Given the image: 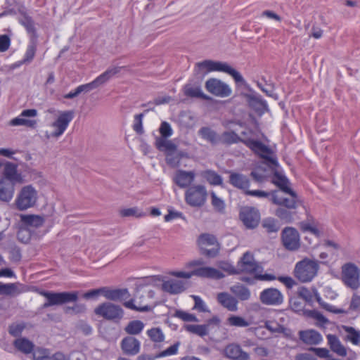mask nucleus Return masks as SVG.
<instances>
[{"label": "nucleus", "mask_w": 360, "mask_h": 360, "mask_svg": "<svg viewBox=\"0 0 360 360\" xmlns=\"http://www.w3.org/2000/svg\"><path fill=\"white\" fill-rule=\"evenodd\" d=\"M263 268L255 259L254 255L249 251L245 252L238 261L236 266H230L227 269L230 274H257L261 273Z\"/></svg>", "instance_id": "nucleus-1"}, {"label": "nucleus", "mask_w": 360, "mask_h": 360, "mask_svg": "<svg viewBox=\"0 0 360 360\" xmlns=\"http://www.w3.org/2000/svg\"><path fill=\"white\" fill-rule=\"evenodd\" d=\"M319 269L318 261L304 258L296 263L294 276L301 283H309L317 275Z\"/></svg>", "instance_id": "nucleus-2"}, {"label": "nucleus", "mask_w": 360, "mask_h": 360, "mask_svg": "<svg viewBox=\"0 0 360 360\" xmlns=\"http://www.w3.org/2000/svg\"><path fill=\"white\" fill-rule=\"evenodd\" d=\"M199 70H206L207 72H221L231 76L236 83L243 84L245 79L241 74L231 67L227 63L205 60L196 64Z\"/></svg>", "instance_id": "nucleus-3"}, {"label": "nucleus", "mask_w": 360, "mask_h": 360, "mask_svg": "<svg viewBox=\"0 0 360 360\" xmlns=\"http://www.w3.org/2000/svg\"><path fill=\"white\" fill-rule=\"evenodd\" d=\"M340 280L344 285L352 290L360 288V268L353 262H347L341 266Z\"/></svg>", "instance_id": "nucleus-4"}, {"label": "nucleus", "mask_w": 360, "mask_h": 360, "mask_svg": "<svg viewBox=\"0 0 360 360\" xmlns=\"http://www.w3.org/2000/svg\"><path fill=\"white\" fill-rule=\"evenodd\" d=\"M40 294L46 298V302L43 304L44 308L75 302L77 301L79 296L78 291L56 292L44 290Z\"/></svg>", "instance_id": "nucleus-5"}, {"label": "nucleus", "mask_w": 360, "mask_h": 360, "mask_svg": "<svg viewBox=\"0 0 360 360\" xmlns=\"http://www.w3.org/2000/svg\"><path fill=\"white\" fill-rule=\"evenodd\" d=\"M94 313L108 321L118 323L124 316V310L119 305L111 302H104L94 309Z\"/></svg>", "instance_id": "nucleus-6"}, {"label": "nucleus", "mask_w": 360, "mask_h": 360, "mask_svg": "<svg viewBox=\"0 0 360 360\" xmlns=\"http://www.w3.org/2000/svg\"><path fill=\"white\" fill-rule=\"evenodd\" d=\"M207 192L205 186L193 185L186 191L185 201L193 207L203 206L207 200Z\"/></svg>", "instance_id": "nucleus-7"}, {"label": "nucleus", "mask_w": 360, "mask_h": 360, "mask_svg": "<svg viewBox=\"0 0 360 360\" xmlns=\"http://www.w3.org/2000/svg\"><path fill=\"white\" fill-rule=\"evenodd\" d=\"M243 144L260 158L266 160L274 165H278L277 160L269 156L271 150L262 141L255 138L245 137Z\"/></svg>", "instance_id": "nucleus-8"}, {"label": "nucleus", "mask_w": 360, "mask_h": 360, "mask_svg": "<svg viewBox=\"0 0 360 360\" xmlns=\"http://www.w3.org/2000/svg\"><path fill=\"white\" fill-rule=\"evenodd\" d=\"M37 200V192L35 188L31 186L22 187L19 192L15 200L16 207L19 210H25L33 207Z\"/></svg>", "instance_id": "nucleus-9"}, {"label": "nucleus", "mask_w": 360, "mask_h": 360, "mask_svg": "<svg viewBox=\"0 0 360 360\" xmlns=\"http://www.w3.org/2000/svg\"><path fill=\"white\" fill-rule=\"evenodd\" d=\"M121 67H113L108 68L92 82L78 86L77 87V91H79V94L82 92L87 93L94 89H96L97 87L108 82L112 76L119 73L121 70Z\"/></svg>", "instance_id": "nucleus-10"}, {"label": "nucleus", "mask_w": 360, "mask_h": 360, "mask_svg": "<svg viewBox=\"0 0 360 360\" xmlns=\"http://www.w3.org/2000/svg\"><path fill=\"white\" fill-rule=\"evenodd\" d=\"M239 218L248 229L256 228L261 219L259 211L254 207H243L239 212Z\"/></svg>", "instance_id": "nucleus-11"}, {"label": "nucleus", "mask_w": 360, "mask_h": 360, "mask_svg": "<svg viewBox=\"0 0 360 360\" xmlns=\"http://www.w3.org/2000/svg\"><path fill=\"white\" fill-rule=\"evenodd\" d=\"M289 195L285 197L282 195L278 191H273L272 198L270 199L271 202L278 206L286 207L288 209H297L299 198L295 191L291 188V192H283Z\"/></svg>", "instance_id": "nucleus-12"}, {"label": "nucleus", "mask_w": 360, "mask_h": 360, "mask_svg": "<svg viewBox=\"0 0 360 360\" xmlns=\"http://www.w3.org/2000/svg\"><path fill=\"white\" fill-rule=\"evenodd\" d=\"M205 89L210 94L221 98L231 95L232 89L225 82L217 78H211L206 81Z\"/></svg>", "instance_id": "nucleus-13"}, {"label": "nucleus", "mask_w": 360, "mask_h": 360, "mask_svg": "<svg viewBox=\"0 0 360 360\" xmlns=\"http://www.w3.org/2000/svg\"><path fill=\"white\" fill-rule=\"evenodd\" d=\"M18 165L11 162L6 161L4 163V169L2 172V178L8 182L13 184H22L25 180L24 176L18 169Z\"/></svg>", "instance_id": "nucleus-14"}, {"label": "nucleus", "mask_w": 360, "mask_h": 360, "mask_svg": "<svg viewBox=\"0 0 360 360\" xmlns=\"http://www.w3.org/2000/svg\"><path fill=\"white\" fill-rule=\"evenodd\" d=\"M281 239L283 246L288 250L295 251L300 247V234L295 228H285L281 233Z\"/></svg>", "instance_id": "nucleus-15"}, {"label": "nucleus", "mask_w": 360, "mask_h": 360, "mask_svg": "<svg viewBox=\"0 0 360 360\" xmlns=\"http://www.w3.org/2000/svg\"><path fill=\"white\" fill-rule=\"evenodd\" d=\"M73 117L74 112L72 110L61 112L52 124V127L56 128V130L51 134V136L58 138L63 134Z\"/></svg>", "instance_id": "nucleus-16"}, {"label": "nucleus", "mask_w": 360, "mask_h": 360, "mask_svg": "<svg viewBox=\"0 0 360 360\" xmlns=\"http://www.w3.org/2000/svg\"><path fill=\"white\" fill-rule=\"evenodd\" d=\"M259 300L265 305L278 306L283 302V295L277 288H269L260 292Z\"/></svg>", "instance_id": "nucleus-17"}, {"label": "nucleus", "mask_w": 360, "mask_h": 360, "mask_svg": "<svg viewBox=\"0 0 360 360\" xmlns=\"http://www.w3.org/2000/svg\"><path fill=\"white\" fill-rule=\"evenodd\" d=\"M123 353L127 356H135L140 352L141 342L134 336H127L120 342Z\"/></svg>", "instance_id": "nucleus-18"}, {"label": "nucleus", "mask_w": 360, "mask_h": 360, "mask_svg": "<svg viewBox=\"0 0 360 360\" xmlns=\"http://www.w3.org/2000/svg\"><path fill=\"white\" fill-rule=\"evenodd\" d=\"M229 181L233 187L242 190L245 194L250 186L249 178L240 173L231 172Z\"/></svg>", "instance_id": "nucleus-19"}, {"label": "nucleus", "mask_w": 360, "mask_h": 360, "mask_svg": "<svg viewBox=\"0 0 360 360\" xmlns=\"http://www.w3.org/2000/svg\"><path fill=\"white\" fill-rule=\"evenodd\" d=\"M192 274L193 276L201 278L220 279L224 277V274L221 271L213 267L204 266L193 269Z\"/></svg>", "instance_id": "nucleus-20"}, {"label": "nucleus", "mask_w": 360, "mask_h": 360, "mask_svg": "<svg viewBox=\"0 0 360 360\" xmlns=\"http://www.w3.org/2000/svg\"><path fill=\"white\" fill-rule=\"evenodd\" d=\"M224 355L233 360H248L249 354L236 344H230L224 349Z\"/></svg>", "instance_id": "nucleus-21"}, {"label": "nucleus", "mask_w": 360, "mask_h": 360, "mask_svg": "<svg viewBox=\"0 0 360 360\" xmlns=\"http://www.w3.org/2000/svg\"><path fill=\"white\" fill-rule=\"evenodd\" d=\"M217 300L223 307L229 311L238 310V300L228 292H222L217 294Z\"/></svg>", "instance_id": "nucleus-22"}, {"label": "nucleus", "mask_w": 360, "mask_h": 360, "mask_svg": "<svg viewBox=\"0 0 360 360\" xmlns=\"http://www.w3.org/2000/svg\"><path fill=\"white\" fill-rule=\"evenodd\" d=\"M194 179V172L179 170L174 176V181L180 188H186L191 184Z\"/></svg>", "instance_id": "nucleus-23"}, {"label": "nucleus", "mask_w": 360, "mask_h": 360, "mask_svg": "<svg viewBox=\"0 0 360 360\" xmlns=\"http://www.w3.org/2000/svg\"><path fill=\"white\" fill-rule=\"evenodd\" d=\"M15 186L13 183L8 182L5 179H0V200L9 202L15 192Z\"/></svg>", "instance_id": "nucleus-24"}, {"label": "nucleus", "mask_w": 360, "mask_h": 360, "mask_svg": "<svg viewBox=\"0 0 360 360\" xmlns=\"http://www.w3.org/2000/svg\"><path fill=\"white\" fill-rule=\"evenodd\" d=\"M162 289L170 294H179L184 292L186 288L182 281L169 279L162 283Z\"/></svg>", "instance_id": "nucleus-25"}, {"label": "nucleus", "mask_w": 360, "mask_h": 360, "mask_svg": "<svg viewBox=\"0 0 360 360\" xmlns=\"http://www.w3.org/2000/svg\"><path fill=\"white\" fill-rule=\"evenodd\" d=\"M299 336L302 342L308 345H317L322 340L321 334L314 330H301Z\"/></svg>", "instance_id": "nucleus-26"}, {"label": "nucleus", "mask_w": 360, "mask_h": 360, "mask_svg": "<svg viewBox=\"0 0 360 360\" xmlns=\"http://www.w3.org/2000/svg\"><path fill=\"white\" fill-rule=\"evenodd\" d=\"M155 146L160 150L164 151L167 155H174L177 150V146L174 144L172 141L167 140L164 138H156L155 139Z\"/></svg>", "instance_id": "nucleus-27"}, {"label": "nucleus", "mask_w": 360, "mask_h": 360, "mask_svg": "<svg viewBox=\"0 0 360 360\" xmlns=\"http://www.w3.org/2000/svg\"><path fill=\"white\" fill-rule=\"evenodd\" d=\"M19 22L29 34L30 39H38V34L35 28V24L30 16L27 14H24Z\"/></svg>", "instance_id": "nucleus-28"}, {"label": "nucleus", "mask_w": 360, "mask_h": 360, "mask_svg": "<svg viewBox=\"0 0 360 360\" xmlns=\"http://www.w3.org/2000/svg\"><path fill=\"white\" fill-rule=\"evenodd\" d=\"M103 296L110 300L118 301L129 296L127 289H114L111 290L108 287H104Z\"/></svg>", "instance_id": "nucleus-29"}, {"label": "nucleus", "mask_w": 360, "mask_h": 360, "mask_svg": "<svg viewBox=\"0 0 360 360\" xmlns=\"http://www.w3.org/2000/svg\"><path fill=\"white\" fill-rule=\"evenodd\" d=\"M296 209H288L286 207L278 206L274 211V214L281 221L285 223H291L294 219Z\"/></svg>", "instance_id": "nucleus-30"}, {"label": "nucleus", "mask_w": 360, "mask_h": 360, "mask_svg": "<svg viewBox=\"0 0 360 360\" xmlns=\"http://www.w3.org/2000/svg\"><path fill=\"white\" fill-rule=\"evenodd\" d=\"M327 339L330 348L333 352L340 356H345L347 355V350L345 347L342 345L336 335L329 334L327 335Z\"/></svg>", "instance_id": "nucleus-31"}, {"label": "nucleus", "mask_w": 360, "mask_h": 360, "mask_svg": "<svg viewBox=\"0 0 360 360\" xmlns=\"http://www.w3.org/2000/svg\"><path fill=\"white\" fill-rule=\"evenodd\" d=\"M343 330L346 333L345 340L351 342L354 345L360 347V330L352 326H342Z\"/></svg>", "instance_id": "nucleus-32"}, {"label": "nucleus", "mask_w": 360, "mask_h": 360, "mask_svg": "<svg viewBox=\"0 0 360 360\" xmlns=\"http://www.w3.org/2000/svg\"><path fill=\"white\" fill-rule=\"evenodd\" d=\"M244 139L245 138H241L234 131H225L219 137V141L227 146L238 143H243Z\"/></svg>", "instance_id": "nucleus-33"}, {"label": "nucleus", "mask_w": 360, "mask_h": 360, "mask_svg": "<svg viewBox=\"0 0 360 360\" xmlns=\"http://www.w3.org/2000/svg\"><path fill=\"white\" fill-rule=\"evenodd\" d=\"M230 290L240 301L248 300L251 296L249 288L242 284L238 283L232 285Z\"/></svg>", "instance_id": "nucleus-34"}, {"label": "nucleus", "mask_w": 360, "mask_h": 360, "mask_svg": "<svg viewBox=\"0 0 360 360\" xmlns=\"http://www.w3.org/2000/svg\"><path fill=\"white\" fill-rule=\"evenodd\" d=\"M271 182L278 186L281 192H291V188L288 186V179L278 172L276 171L274 173Z\"/></svg>", "instance_id": "nucleus-35"}, {"label": "nucleus", "mask_w": 360, "mask_h": 360, "mask_svg": "<svg viewBox=\"0 0 360 360\" xmlns=\"http://www.w3.org/2000/svg\"><path fill=\"white\" fill-rule=\"evenodd\" d=\"M14 347L24 354H30L34 351V345L25 338L16 339L13 342Z\"/></svg>", "instance_id": "nucleus-36"}, {"label": "nucleus", "mask_w": 360, "mask_h": 360, "mask_svg": "<svg viewBox=\"0 0 360 360\" xmlns=\"http://www.w3.org/2000/svg\"><path fill=\"white\" fill-rule=\"evenodd\" d=\"M201 176L213 186H221L223 184L222 177L214 170L207 169L202 171Z\"/></svg>", "instance_id": "nucleus-37"}, {"label": "nucleus", "mask_w": 360, "mask_h": 360, "mask_svg": "<svg viewBox=\"0 0 360 360\" xmlns=\"http://www.w3.org/2000/svg\"><path fill=\"white\" fill-rule=\"evenodd\" d=\"M198 134L203 139L207 141L212 144H216L219 141V136L217 132L211 129L210 127H201L198 131Z\"/></svg>", "instance_id": "nucleus-38"}, {"label": "nucleus", "mask_w": 360, "mask_h": 360, "mask_svg": "<svg viewBox=\"0 0 360 360\" xmlns=\"http://www.w3.org/2000/svg\"><path fill=\"white\" fill-rule=\"evenodd\" d=\"M38 39H30L29 43L27 44L25 53L24 54V57L22 58L23 62L25 64L30 63L36 54L37 49Z\"/></svg>", "instance_id": "nucleus-39"}, {"label": "nucleus", "mask_w": 360, "mask_h": 360, "mask_svg": "<svg viewBox=\"0 0 360 360\" xmlns=\"http://www.w3.org/2000/svg\"><path fill=\"white\" fill-rule=\"evenodd\" d=\"M144 326L145 324L143 321L140 320H134L128 323L124 328V331L128 335H130L129 336L139 335L143 331Z\"/></svg>", "instance_id": "nucleus-40"}, {"label": "nucleus", "mask_w": 360, "mask_h": 360, "mask_svg": "<svg viewBox=\"0 0 360 360\" xmlns=\"http://www.w3.org/2000/svg\"><path fill=\"white\" fill-rule=\"evenodd\" d=\"M184 94L186 96L191 98H200L204 100H210V97L205 95L199 86H192L191 85H186L184 87Z\"/></svg>", "instance_id": "nucleus-41"}, {"label": "nucleus", "mask_w": 360, "mask_h": 360, "mask_svg": "<svg viewBox=\"0 0 360 360\" xmlns=\"http://www.w3.org/2000/svg\"><path fill=\"white\" fill-rule=\"evenodd\" d=\"M21 220L25 224L35 228L41 226L44 223V218L39 215H22Z\"/></svg>", "instance_id": "nucleus-42"}, {"label": "nucleus", "mask_w": 360, "mask_h": 360, "mask_svg": "<svg viewBox=\"0 0 360 360\" xmlns=\"http://www.w3.org/2000/svg\"><path fill=\"white\" fill-rule=\"evenodd\" d=\"M146 334L154 343H161L164 342L165 338V334L159 327H153L148 330Z\"/></svg>", "instance_id": "nucleus-43"}, {"label": "nucleus", "mask_w": 360, "mask_h": 360, "mask_svg": "<svg viewBox=\"0 0 360 360\" xmlns=\"http://www.w3.org/2000/svg\"><path fill=\"white\" fill-rule=\"evenodd\" d=\"M185 329L193 334L199 335L200 337H204L208 334L207 325H185Z\"/></svg>", "instance_id": "nucleus-44"}, {"label": "nucleus", "mask_w": 360, "mask_h": 360, "mask_svg": "<svg viewBox=\"0 0 360 360\" xmlns=\"http://www.w3.org/2000/svg\"><path fill=\"white\" fill-rule=\"evenodd\" d=\"M211 204L214 210L220 214L225 212L226 204L224 201L219 198L214 192H212L211 194Z\"/></svg>", "instance_id": "nucleus-45"}, {"label": "nucleus", "mask_w": 360, "mask_h": 360, "mask_svg": "<svg viewBox=\"0 0 360 360\" xmlns=\"http://www.w3.org/2000/svg\"><path fill=\"white\" fill-rule=\"evenodd\" d=\"M18 293V283H3L0 282V295H13Z\"/></svg>", "instance_id": "nucleus-46"}, {"label": "nucleus", "mask_w": 360, "mask_h": 360, "mask_svg": "<svg viewBox=\"0 0 360 360\" xmlns=\"http://www.w3.org/2000/svg\"><path fill=\"white\" fill-rule=\"evenodd\" d=\"M217 243L216 237L210 233H202L198 238V244L200 248L207 245H213Z\"/></svg>", "instance_id": "nucleus-47"}, {"label": "nucleus", "mask_w": 360, "mask_h": 360, "mask_svg": "<svg viewBox=\"0 0 360 360\" xmlns=\"http://www.w3.org/2000/svg\"><path fill=\"white\" fill-rule=\"evenodd\" d=\"M227 323L235 327H248L250 326V323L247 320L236 315H231L227 319Z\"/></svg>", "instance_id": "nucleus-48"}, {"label": "nucleus", "mask_w": 360, "mask_h": 360, "mask_svg": "<svg viewBox=\"0 0 360 360\" xmlns=\"http://www.w3.org/2000/svg\"><path fill=\"white\" fill-rule=\"evenodd\" d=\"M10 124L12 126H26L28 127L34 128L37 125V121L27 120L23 118V117H20V116L12 119L10 122Z\"/></svg>", "instance_id": "nucleus-49"}, {"label": "nucleus", "mask_w": 360, "mask_h": 360, "mask_svg": "<svg viewBox=\"0 0 360 360\" xmlns=\"http://www.w3.org/2000/svg\"><path fill=\"white\" fill-rule=\"evenodd\" d=\"M262 226L268 233H276L279 229L276 221L273 218L264 219L262 221Z\"/></svg>", "instance_id": "nucleus-50"}, {"label": "nucleus", "mask_w": 360, "mask_h": 360, "mask_svg": "<svg viewBox=\"0 0 360 360\" xmlns=\"http://www.w3.org/2000/svg\"><path fill=\"white\" fill-rule=\"evenodd\" d=\"M179 345H180L179 342L174 343V345H171L167 349H166L160 352L158 354H156L155 357L156 358H162V357L176 354L178 352V349H179Z\"/></svg>", "instance_id": "nucleus-51"}, {"label": "nucleus", "mask_w": 360, "mask_h": 360, "mask_svg": "<svg viewBox=\"0 0 360 360\" xmlns=\"http://www.w3.org/2000/svg\"><path fill=\"white\" fill-rule=\"evenodd\" d=\"M159 132L161 135L160 138H164L165 139L172 135L173 130L169 123L166 121H163L160 124Z\"/></svg>", "instance_id": "nucleus-52"}, {"label": "nucleus", "mask_w": 360, "mask_h": 360, "mask_svg": "<svg viewBox=\"0 0 360 360\" xmlns=\"http://www.w3.org/2000/svg\"><path fill=\"white\" fill-rule=\"evenodd\" d=\"M64 311L70 314H82L86 311V306L84 304L76 303L72 307H66Z\"/></svg>", "instance_id": "nucleus-53"}, {"label": "nucleus", "mask_w": 360, "mask_h": 360, "mask_svg": "<svg viewBox=\"0 0 360 360\" xmlns=\"http://www.w3.org/2000/svg\"><path fill=\"white\" fill-rule=\"evenodd\" d=\"M174 316L184 321H198L197 317L194 314H189L182 310H176Z\"/></svg>", "instance_id": "nucleus-54"}, {"label": "nucleus", "mask_w": 360, "mask_h": 360, "mask_svg": "<svg viewBox=\"0 0 360 360\" xmlns=\"http://www.w3.org/2000/svg\"><path fill=\"white\" fill-rule=\"evenodd\" d=\"M246 195L257 197L259 198H268L270 199L272 198L273 191L270 192L260 191V190H250L248 189L245 193Z\"/></svg>", "instance_id": "nucleus-55"}, {"label": "nucleus", "mask_w": 360, "mask_h": 360, "mask_svg": "<svg viewBox=\"0 0 360 360\" xmlns=\"http://www.w3.org/2000/svg\"><path fill=\"white\" fill-rule=\"evenodd\" d=\"M33 352L34 360H49V352L48 349L43 348H38Z\"/></svg>", "instance_id": "nucleus-56"}, {"label": "nucleus", "mask_w": 360, "mask_h": 360, "mask_svg": "<svg viewBox=\"0 0 360 360\" xmlns=\"http://www.w3.org/2000/svg\"><path fill=\"white\" fill-rule=\"evenodd\" d=\"M124 306L128 309L141 312H146L151 310V307L149 305H145L143 307H138L135 305L134 303V300L132 299L124 302Z\"/></svg>", "instance_id": "nucleus-57"}, {"label": "nucleus", "mask_w": 360, "mask_h": 360, "mask_svg": "<svg viewBox=\"0 0 360 360\" xmlns=\"http://www.w3.org/2000/svg\"><path fill=\"white\" fill-rule=\"evenodd\" d=\"M143 116L144 115L143 113L138 114L134 116V123L133 124V129L138 134H142L143 133L142 123Z\"/></svg>", "instance_id": "nucleus-58"}, {"label": "nucleus", "mask_w": 360, "mask_h": 360, "mask_svg": "<svg viewBox=\"0 0 360 360\" xmlns=\"http://www.w3.org/2000/svg\"><path fill=\"white\" fill-rule=\"evenodd\" d=\"M300 229L304 232H310L311 233L314 234L316 236H319L320 231L319 230L311 226L309 223L302 221L300 223Z\"/></svg>", "instance_id": "nucleus-59"}, {"label": "nucleus", "mask_w": 360, "mask_h": 360, "mask_svg": "<svg viewBox=\"0 0 360 360\" xmlns=\"http://www.w3.org/2000/svg\"><path fill=\"white\" fill-rule=\"evenodd\" d=\"M11 40L7 34L0 35V52L6 51L11 46Z\"/></svg>", "instance_id": "nucleus-60"}, {"label": "nucleus", "mask_w": 360, "mask_h": 360, "mask_svg": "<svg viewBox=\"0 0 360 360\" xmlns=\"http://www.w3.org/2000/svg\"><path fill=\"white\" fill-rule=\"evenodd\" d=\"M290 306L292 310L296 312L302 311L304 308L302 302L297 297L290 298Z\"/></svg>", "instance_id": "nucleus-61"}, {"label": "nucleus", "mask_w": 360, "mask_h": 360, "mask_svg": "<svg viewBox=\"0 0 360 360\" xmlns=\"http://www.w3.org/2000/svg\"><path fill=\"white\" fill-rule=\"evenodd\" d=\"M297 294L300 298H302L307 302H309L312 300V295L311 292L305 287H301L298 290Z\"/></svg>", "instance_id": "nucleus-62"}, {"label": "nucleus", "mask_w": 360, "mask_h": 360, "mask_svg": "<svg viewBox=\"0 0 360 360\" xmlns=\"http://www.w3.org/2000/svg\"><path fill=\"white\" fill-rule=\"evenodd\" d=\"M103 291H104V287L97 288V289H93V290L86 292L83 295V297L86 300L95 298L101 295H103Z\"/></svg>", "instance_id": "nucleus-63"}, {"label": "nucleus", "mask_w": 360, "mask_h": 360, "mask_svg": "<svg viewBox=\"0 0 360 360\" xmlns=\"http://www.w3.org/2000/svg\"><path fill=\"white\" fill-rule=\"evenodd\" d=\"M360 308V296L356 293L353 294L349 304V309L350 311H356Z\"/></svg>", "instance_id": "nucleus-64"}]
</instances>
